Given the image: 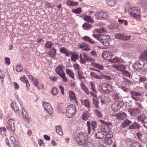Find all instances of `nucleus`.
Wrapping results in <instances>:
<instances>
[{"label": "nucleus", "mask_w": 147, "mask_h": 147, "mask_svg": "<svg viewBox=\"0 0 147 147\" xmlns=\"http://www.w3.org/2000/svg\"><path fill=\"white\" fill-rule=\"evenodd\" d=\"M93 36L96 38L100 41V42L104 46H108L110 45L111 39L109 35L93 34Z\"/></svg>", "instance_id": "f257e3e1"}, {"label": "nucleus", "mask_w": 147, "mask_h": 147, "mask_svg": "<svg viewBox=\"0 0 147 147\" xmlns=\"http://www.w3.org/2000/svg\"><path fill=\"white\" fill-rule=\"evenodd\" d=\"M98 89L100 92L106 94H110L113 91L112 85L111 84L104 82L99 85Z\"/></svg>", "instance_id": "f03ea898"}, {"label": "nucleus", "mask_w": 147, "mask_h": 147, "mask_svg": "<svg viewBox=\"0 0 147 147\" xmlns=\"http://www.w3.org/2000/svg\"><path fill=\"white\" fill-rule=\"evenodd\" d=\"M87 138V133L85 132H82L78 134L76 140L78 144L82 145L86 142Z\"/></svg>", "instance_id": "7ed1b4c3"}, {"label": "nucleus", "mask_w": 147, "mask_h": 147, "mask_svg": "<svg viewBox=\"0 0 147 147\" xmlns=\"http://www.w3.org/2000/svg\"><path fill=\"white\" fill-rule=\"evenodd\" d=\"M100 121L103 123L100 128L101 131L105 134L109 132L111 129L110 127L112 126V123H111L104 122L102 120H100Z\"/></svg>", "instance_id": "20e7f679"}, {"label": "nucleus", "mask_w": 147, "mask_h": 147, "mask_svg": "<svg viewBox=\"0 0 147 147\" xmlns=\"http://www.w3.org/2000/svg\"><path fill=\"white\" fill-rule=\"evenodd\" d=\"M76 111L75 106L70 105L67 107L66 112V115L69 118L72 117L75 114Z\"/></svg>", "instance_id": "39448f33"}, {"label": "nucleus", "mask_w": 147, "mask_h": 147, "mask_svg": "<svg viewBox=\"0 0 147 147\" xmlns=\"http://www.w3.org/2000/svg\"><path fill=\"white\" fill-rule=\"evenodd\" d=\"M63 66L62 65L58 66L56 68L55 71L57 74L63 79V81L64 82H66L67 81V80L65 76V74L63 70Z\"/></svg>", "instance_id": "423d86ee"}, {"label": "nucleus", "mask_w": 147, "mask_h": 147, "mask_svg": "<svg viewBox=\"0 0 147 147\" xmlns=\"http://www.w3.org/2000/svg\"><path fill=\"white\" fill-rule=\"evenodd\" d=\"M128 12L129 14L134 17L138 18L140 16V10L138 7H135L130 8L128 9Z\"/></svg>", "instance_id": "0eeeda50"}, {"label": "nucleus", "mask_w": 147, "mask_h": 147, "mask_svg": "<svg viewBox=\"0 0 147 147\" xmlns=\"http://www.w3.org/2000/svg\"><path fill=\"white\" fill-rule=\"evenodd\" d=\"M80 62L83 64L86 63V62H93L94 59L88 56L85 54H81L80 55Z\"/></svg>", "instance_id": "6e6552de"}, {"label": "nucleus", "mask_w": 147, "mask_h": 147, "mask_svg": "<svg viewBox=\"0 0 147 147\" xmlns=\"http://www.w3.org/2000/svg\"><path fill=\"white\" fill-rule=\"evenodd\" d=\"M90 125H91L92 127V130L93 131H95L97 123L95 121H92L91 123L89 121H88L87 122V127L88 134H93V132H91Z\"/></svg>", "instance_id": "1a4fd4ad"}, {"label": "nucleus", "mask_w": 147, "mask_h": 147, "mask_svg": "<svg viewBox=\"0 0 147 147\" xmlns=\"http://www.w3.org/2000/svg\"><path fill=\"white\" fill-rule=\"evenodd\" d=\"M131 97L136 101L141 102L142 101V98L140 96L142 95V94L140 92L132 91L131 92Z\"/></svg>", "instance_id": "9d476101"}, {"label": "nucleus", "mask_w": 147, "mask_h": 147, "mask_svg": "<svg viewBox=\"0 0 147 147\" xmlns=\"http://www.w3.org/2000/svg\"><path fill=\"white\" fill-rule=\"evenodd\" d=\"M115 36L117 39L121 40L126 41L130 39L131 36L129 35L123 34L121 33H117L115 34Z\"/></svg>", "instance_id": "9b49d317"}, {"label": "nucleus", "mask_w": 147, "mask_h": 147, "mask_svg": "<svg viewBox=\"0 0 147 147\" xmlns=\"http://www.w3.org/2000/svg\"><path fill=\"white\" fill-rule=\"evenodd\" d=\"M124 103L121 101H116L111 106L112 110L114 112L119 110L123 106Z\"/></svg>", "instance_id": "f8f14e48"}, {"label": "nucleus", "mask_w": 147, "mask_h": 147, "mask_svg": "<svg viewBox=\"0 0 147 147\" xmlns=\"http://www.w3.org/2000/svg\"><path fill=\"white\" fill-rule=\"evenodd\" d=\"M144 64L145 62L143 60H140L133 65V69L135 71L138 70L144 67Z\"/></svg>", "instance_id": "ddd939ff"}, {"label": "nucleus", "mask_w": 147, "mask_h": 147, "mask_svg": "<svg viewBox=\"0 0 147 147\" xmlns=\"http://www.w3.org/2000/svg\"><path fill=\"white\" fill-rule=\"evenodd\" d=\"M43 107L44 110L46 113L51 114L53 111V109L51 105L48 102H45L43 104Z\"/></svg>", "instance_id": "4468645a"}, {"label": "nucleus", "mask_w": 147, "mask_h": 147, "mask_svg": "<svg viewBox=\"0 0 147 147\" xmlns=\"http://www.w3.org/2000/svg\"><path fill=\"white\" fill-rule=\"evenodd\" d=\"M7 128L8 129H10L11 131L13 132L15 130V128L14 125V120L12 119H10L7 123Z\"/></svg>", "instance_id": "2eb2a0df"}, {"label": "nucleus", "mask_w": 147, "mask_h": 147, "mask_svg": "<svg viewBox=\"0 0 147 147\" xmlns=\"http://www.w3.org/2000/svg\"><path fill=\"white\" fill-rule=\"evenodd\" d=\"M102 57L105 59L108 60L109 61L112 57L111 53L108 51H104L102 53Z\"/></svg>", "instance_id": "dca6fc26"}, {"label": "nucleus", "mask_w": 147, "mask_h": 147, "mask_svg": "<svg viewBox=\"0 0 147 147\" xmlns=\"http://www.w3.org/2000/svg\"><path fill=\"white\" fill-rule=\"evenodd\" d=\"M141 127V126L138 123L134 122L133 123L129 125L128 129H140Z\"/></svg>", "instance_id": "f3484780"}, {"label": "nucleus", "mask_w": 147, "mask_h": 147, "mask_svg": "<svg viewBox=\"0 0 147 147\" xmlns=\"http://www.w3.org/2000/svg\"><path fill=\"white\" fill-rule=\"evenodd\" d=\"M113 66L119 71L122 72L124 71L126 68V66L123 64H120L119 65H113Z\"/></svg>", "instance_id": "a211bd4d"}, {"label": "nucleus", "mask_w": 147, "mask_h": 147, "mask_svg": "<svg viewBox=\"0 0 147 147\" xmlns=\"http://www.w3.org/2000/svg\"><path fill=\"white\" fill-rule=\"evenodd\" d=\"M47 53L49 57L53 58L56 55V50L53 47Z\"/></svg>", "instance_id": "6ab92c4d"}, {"label": "nucleus", "mask_w": 147, "mask_h": 147, "mask_svg": "<svg viewBox=\"0 0 147 147\" xmlns=\"http://www.w3.org/2000/svg\"><path fill=\"white\" fill-rule=\"evenodd\" d=\"M20 104L18 103V104L15 103L14 102H12L11 104L12 109L15 111H17L19 109V106H20Z\"/></svg>", "instance_id": "aec40b11"}, {"label": "nucleus", "mask_w": 147, "mask_h": 147, "mask_svg": "<svg viewBox=\"0 0 147 147\" xmlns=\"http://www.w3.org/2000/svg\"><path fill=\"white\" fill-rule=\"evenodd\" d=\"M95 137L98 139H102L105 138V135L104 133H103L102 131H99L96 133L95 135Z\"/></svg>", "instance_id": "412c9836"}, {"label": "nucleus", "mask_w": 147, "mask_h": 147, "mask_svg": "<svg viewBox=\"0 0 147 147\" xmlns=\"http://www.w3.org/2000/svg\"><path fill=\"white\" fill-rule=\"evenodd\" d=\"M116 116L119 119L123 120L126 118L127 115L125 113L122 112L117 114Z\"/></svg>", "instance_id": "4be33fe9"}, {"label": "nucleus", "mask_w": 147, "mask_h": 147, "mask_svg": "<svg viewBox=\"0 0 147 147\" xmlns=\"http://www.w3.org/2000/svg\"><path fill=\"white\" fill-rule=\"evenodd\" d=\"M110 61L112 63H118L120 62H123V60L119 57H115L112 59H111Z\"/></svg>", "instance_id": "5701e85b"}, {"label": "nucleus", "mask_w": 147, "mask_h": 147, "mask_svg": "<svg viewBox=\"0 0 147 147\" xmlns=\"http://www.w3.org/2000/svg\"><path fill=\"white\" fill-rule=\"evenodd\" d=\"M10 140L12 143L14 147H18V142L16 139L13 136H11L10 137Z\"/></svg>", "instance_id": "b1692460"}, {"label": "nucleus", "mask_w": 147, "mask_h": 147, "mask_svg": "<svg viewBox=\"0 0 147 147\" xmlns=\"http://www.w3.org/2000/svg\"><path fill=\"white\" fill-rule=\"evenodd\" d=\"M138 121L142 122V123H144L145 121V120L146 118L144 114H140L139 115L138 117Z\"/></svg>", "instance_id": "393cba45"}, {"label": "nucleus", "mask_w": 147, "mask_h": 147, "mask_svg": "<svg viewBox=\"0 0 147 147\" xmlns=\"http://www.w3.org/2000/svg\"><path fill=\"white\" fill-rule=\"evenodd\" d=\"M66 72L67 74L70 77L72 78L74 80L75 79L74 78V74L71 70L67 68L66 69Z\"/></svg>", "instance_id": "a878e982"}, {"label": "nucleus", "mask_w": 147, "mask_h": 147, "mask_svg": "<svg viewBox=\"0 0 147 147\" xmlns=\"http://www.w3.org/2000/svg\"><path fill=\"white\" fill-rule=\"evenodd\" d=\"M106 3L109 6L113 7L116 4L115 0H106Z\"/></svg>", "instance_id": "bb28decb"}, {"label": "nucleus", "mask_w": 147, "mask_h": 147, "mask_svg": "<svg viewBox=\"0 0 147 147\" xmlns=\"http://www.w3.org/2000/svg\"><path fill=\"white\" fill-rule=\"evenodd\" d=\"M83 39L86 41L87 42L90 44H95V42L90 37L85 36L84 37Z\"/></svg>", "instance_id": "cd10ccee"}, {"label": "nucleus", "mask_w": 147, "mask_h": 147, "mask_svg": "<svg viewBox=\"0 0 147 147\" xmlns=\"http://www.w3.org/2000/svg\"><path fill=\"white\" fill-rule=\"evenodd\" d=\"M90 76L92 77L97 79H100L103 78L102 77L99 76L93 72H91L90 73Z\"/></svg>", "instance_id": "c85d7f7f"}, {"label": "nucleus", "mask_w": 147, "mask_h": 147, "mask_svg": "<svg viewBox=\"0 0 147 147\" xmlns=\"http://www.w3.org/2000/svg\"><path fill=\"white\" fill-rule=\"evenodd\" d=\"M69 94V97L71 99L76 102L77 101L75 96V94L72 91H70Z\"/></svg>", "instance_id": "c756f323"}, {"label": "nucleus", "mask_w": 147, "mask_h": 147, "mask_svg": "<svg viewBox=\"0 0 147 147\" xmlns=\"http://www.w3.org/2000/svg\"><path fill=\"white\" fill-rule=\"evenodd\" d=\"M90 116L89 113L87 111H85L83 112L82 116V119L83 120H87Z\"/></svg>", "instance_id": "7c9ffc66"}, {"label": "nucleus", "mask_w": 147, "mask_h": 147, "mask_svg": "<svg viewBox=\"0 0 147 147\" xmlns=\"http://www.w3.org/2000/svg\"><path fill=\"white\" fill-rule=\"evenodd\" d=\"M142 60L147 62V51L143 52L140 56Z\"/></svg>", "instance_id": "2f4dec72"}, {"label": "nucleus", "mask_w": 147, "mask_h": 147, "mask_svg": "<svg viewBox=\"0 0 147 147\" xmlns=\"http://www.w3.org/2000/svg\"><path fill=\"white\" fill-rule=\"evenodd\" d=\"M83 104L86 107L88 108V110L90 111V103L89 100L87 99H85L84 100Z\"/></svg>", "instance_id": "473e14b6"}, {"label": "nucleus", "mask_w": 147, "mask_h": 147, "mask_svg": "<svg viewBox=\"0 0 147 147\" xmlns=\"http://www.w3.org/2000/svg\"><path fill=\"white\" fill-rule=\"evenodd\" d=\"M131 121L128 119L125 120L122 123V124L124 127H126L131 124Z\"/></svg>", "instance_id": "72a5a7b5"}, {"label": "nucleus", "mask_w": 147, "mask_h": 147, "mask_svg": "<svg viewBox=\"0 0 147 147\" xmlns=\"http://www.w3.org/2000/svg\"><path fill=\"white\" fill-rule=\"evenodd\" d=\"M56 129L57 133L59 135L62 136L63 134L62 130L61 127L56 126Z\"/></svg>", "instance_id": "f704fd0d"}, {"label": "nucleus", "mask_w": 147, "mask_h": 147, "mask_svg": "<svg viewBox=\"0 0 147 147\" xmlns=\"http://www.w3.org/2000/svg\"><path fill=\"white\" fill-rule=\"evenodd\" d=\"M91 64L92 66L97 68L99 69H101V70H103V66L102 65H100L98 63H94L92 62Z\"/></svg>", "instance_id": "c9c22d12"}, {"label": "nucleus", "mask_w": 147, "mask_h": 147, "mask_svg": "<svg viewBox=\"0 0 147 147\" xmlns=\"http://www.w3.org/2000/svg\"><path fill=\"white\" fill-rule=\"evenodd\" d=\"M72 11L73 13L78 14H80L82 11L81 8L80 7H78L76 9H73Z\"/></svg>", "instance_id": "e433bc0d"}, {"label": "nucleus", "mask_w": 147, "mask_h": 147, "mask_svg": "<svg viewBox=\"0 0 147 147\" xmlns=\"http://www.w3.org/2000/svg\"><path fill=\"white\" fill-rule=\"evenodd\" d=\"M102 13H103L102 11H99L95 15L96 18L98 20L102 19Z\"/></svg>", "instance_id": "4c0bfd02"}, {"label": "nucleus", "mask_w": 147, "mask_h": 147, "mask_svg": "<svg viewBox=\"0 0 147 147\" xmlns=\"http://www.w3.org/2000/svg\"><path fill=\"white\" fill-rule=\"evenodd\" d=\"M84 19L86 21L90 23L94 22L93 20L90 16H85L84 18Z\"/></svg>", "instance_id": "58836bf2"}, {"label": "nucleus", "mask_w": 147, "mask_h": 147, "mask_svg": "<svg viewBox=\"0 0 147 147\" xmlns=\"http://www.w3.org/2000/svg\"><path fill=\"white\" fill-rule=\"evenodd\" d=\"M119 26L118 24L115 23H112L109 26L110 29H114L117 28Z\"/></svg>", "instance_id": "ea45409f"}, {"label": "nucleus", "mask_w": 147, "mask_h": 147, "mask_svg": "<svg viewBox=\"0 0 147 147\" xmlns=\"http://www.w3.org/2000/svg\"><path fill=\"white\" fill-rule=\"evenodd\" d=\"M67 4L68 5L71 6L78 5V3L77 2H74L72 1L69 0L67 1Z\"/></svg>", "instance_id": "a19ab883"}, {"label": "nucleus", "mask_w": 147, "mask_h": 147, "mask_svg": "<svg viewBox=\"0 0 147 147\" xmlns=\"http://www.w3.org/2000/svg\"><path fill=\"white\" fill-rule=\"evenodd\" d=\"M53 45V43L49 41L45 43V46L47 48L49 49L51 48Z\"/></svg>", "instance_id": "79ce46f5"}, {"label": "nucleus", "mask_w": 147, "mask_h": 147, "mask_svg": "<svg viewBox=\"0 0 147 147\" xmlns=\"http://www.w3.org/2000/svg\"><path fill=\"white\" fill-rule=\"evenodd\" d=\"M20 80L22 82L26 83V86L27 87H28L30 86L29 84L27 79L26 78L22 77L20 78Z\"/></svg>", "instance_id": "37998d69"}, {"label": "nucleus", "mask_w": 147, "mask_h": 147, "mask_svg": "<svg viewBox=\"0 0 147 147\" xmlns=\"http://www.w3.org/2000/svg\"><path fill=\"white\" fill-rule=\"evenodd\" d=\"M105 141L106 144L109 145L111 144L113 142V141L111 138H105Z\"/></svg>", "instance_id": "c03bdc74"}, {"label": "nucleus", "mask_w": 147, "mask_h": 147, "mask_svg": "<svg viewBox=\"0 0 147 147\" xmlns=\"http://www.w3.org/2000/svg\"><path fill=\"white\" fill-rule=\"evenodd\" d=\"M71 58L72 61L75 62L78 58V55L76 54H73L71 55Z\"/></svg>", "instance_id": "a18cd8bd"}, {"label": "nucleus", "mask_w": 147, "mask_h": 147, "mask_svg": "<svg viewBox=\"0 0 147 147\" xmlns=\"http://www.w3.org/2000/svg\"><path fill=\"white\" fill-rule=\"evenodd\" d=\"M93 102L96 108H98L99 107V106L98 105L99 102L98 101L95 99H93Z\"/></svg>", "instance_id": "49530a36"}, {"label": "nucleus", "mask_w": 147, "mask_h": 147, "mask_svg": "<svg viewBox=\"0 0 147 147\" xmlns=\"http://www.w3.org/2000/svg\"><path fill=\"white\" fill-rule=\"evenodd\" d=\"M78 75L79 78L80 79H84V77L83 75V73L80 71H77Z\"/></svg>", "instance_id": "de8ad7c7"}, {"label": "nucleus", "mask_w": 147, "mask_h": 147, "mask_svg": "<svg viewBox=\"0 0 147 147\" xmlns=\"http://www.w3.org/2000/svg\"><path fill=\"white\" fill-rule=\"evenodd\" d=\"M96 31L98 33H101L105 32L106 31V30L105 28L102 27L100 28L99 29L96 30Z\"/></svg>", "instance_id": "09e8293b"}, {"label": "nucleus", "mask_w": 147, "mask_h": 147, "mask_svg": "<svg viewBox=\"0 0 147 147\" xmlns=\"http://www.w3.org/2000/svg\"><path fill=\"white\" fill-rule=\"evenodd\" d=\"M90 86H91V90L94 92H96L97 90L95 88V84L93 82H91L90 83Z\"/></svg>", "instance_id": "8fccbe9b"}, {"label": "nucleus", "mask_w": 147, "mask_h": 147, "mask_svg": "<svg viewBox=\"0 0 147 147\" xmlns=\"http://www.w3.org/2000/svg\"><path fill=\"white\" fill-rule=\"evenodd\" d=\"M91 26L90 24L87 23H85L82 25V27L83 29L86 30H87L88 29L90 28Z\"/></svg>", "instance_id": "3c124183"}, {"label": "nucleus", "mask_w": 147, "mask_h": 147, "mask_svg": "<svg viewBox=\"0 0 147 147\" xmlns=\"http://www.w3.org/2000/svg\"><path fill=\"white\" fill-rule=\"evenodd\" d=\"M105 138H112L113 136V135L112 134V132L111 131H109V132H107V133H106L105 134Z\"/></svg>", "instance_id": "603ef678"}, {"label": "nucleus", "mask_w": 147, "mask_h": 147, "mask_svg": "<svg viewBox=\"0 0 147 147\" xmlns=\"http://www.w3.org/2000/svg\"><path fill=\"white\" fill-rule=\"evenodd\" d=\"M131 147H142V146L139 143L134 142L131 144Z\"/></svg>", "instance_id": "864d4df0"}, {"label": "nucleus", "mask_w": 147, "mask_h": 147, "mask_svg": "<svg viewBox=\"0 0 147 147\" xmlns=\"http://www.w3.org/2000/svg\"><path fill=\"white\" fill-rule=\"evenodd\" d=\"M21 113V115L23 117L24 116L25 117H24L25 119H28V118H27L26 117L27 112L25 109H22V111Z\"/></svg>", "instance_id": "5fc2aeb1"}, {"label": "nucleus", "mask_w": 147, "mask_h": 147, "mask_svg": "<svg viewBox=\"0 0 147 147\" xmlns=\"http://www.w3.org/2000/svg\"><path fill=\"white\" fill-rule=\"evenodd\" d=\"M58 91L56 88H53L52 90V93L53 95H56L58 93Z\"/></svg>", "instance_id": "6e6d98bb"}, {"label": "nucleus", "mask_w": 147, "mask_h": 147, "mask_svg": "<svg viewBox=\"0 0 147 147\" xmlns=\"http://www.w3.org/2000/svg\"><path fill=\"white\" fill-rule=\"evenodd\" d=\"M136 135L138 138L141 140H142L144 139V136L141 133L139 132L138 133L136 134Z\"/></svg>", "instance_id": "4d7b16f0"}, {"label": "nucleus", "mask_w": 147, "mask_h": 147, "mask_svg": "<svg viewBox=\"0 0 147 147\" xmlns=\"http://www.w3.org/2000/svg\"><path fill=\"white\" fill-rule=\"evenodd\" d=\"M103 78H104L107 80H111V77L107 75H103L101 76Z\"/></svg>", "instance_id": "13d9d810"}, {"label": "nucleus", "mask_w": 147, "mask_h": 147, "mask_svg": "<svg viewBox=\"0 0 147 147\" xmlns=\"http://www.w3.org/2000/svg\"><path fill=\"white\" fill-rule=\"evenodd\" d=\"M102 19H106L107 18L108 16V14L106 13L103 11V13L102 14Z\"/></svg>", "instance_id": "bf43d9fd"}, {"label": "nucleus", "mask_w": 147, "mask_h": 147, "mask_svg": "<svg viewBox=\"0 0 147 147\" xmlns=\"http://www.w3.org/2000/svg\"><path fill=\"white\" fill-rule=\"evenodd\" d=\"M22 69V66L21 65H18L16 67V70L17 72H20Z\"/></svg>", "instance_id": "052dcab7"}, {"label": "nucleus", "mask_w": 147, "mask_h": 147, "mask_svg": "<svg viewBox=\"0 0 147 147\" xmlns=\"http://www.w3.org/2000/svg\"><path fill=\"white\" fill-rule=\"evenodd\" d=\"M122 74L127 77H129L130 76V74L129 72L125 70L122 72Z\"/></svg>", "instance_id": "680f3d73"}, {"label": "nucleus", "mask_w": 147, "mask_h": 147, "mask_svg": "<svg viewBox=\"0 0 147 147\" xmlns=\"http://www.w3.org/2000/svg\"><path fill=\"white\" fill-rule=\"evenodd\" d=\"M38 81L37 79H35L34 82V84L39 89H40V88L38 87L39 84L38 83Z\"/></svg>", "instance_id": "e2e57ef3"}, {"label": "nucleus", "mask_w": 147, "mask_h": 147, "mask_svg": "<svg viewBox=\"0 0 147 147\" xmlns=\"http://www.w3.org/2000/svg\"><path fill=\"white\" fill-rule=\"evenodd\" d=\"M95 111L96 113L97 114L98 116L99 117H102V114L100 113V112L99 111L98 109H96L95 110Z\"/></svg>", "instance_id": "0e129e2a"}, {"label": "nucleus", "mask_w": 147, "mask_h": 147, "mask_svg": "<svg viewBox=\"0 0 147 147\" xmlns=\"http://www.w3.org/2000/svg\"><path fill=\"white\" fill-rule=\"evenodd\" d=\"M121 88L125 92H127L128 91L129 89L127 88L124 86H122L121 87Z\"/></svg>", "instance_id": "69168bd1"}, {"label": "nucleus", "mask_w": 147, "mask_h": 147, "mask_svg": "<svg viewBox=\"0 0 147 147\" xmlns=\"http://www.w3.org/2000/svg\"><path fill=\"white\" fill-rule=\"evenodd\" d=\"M136 106L139 109H141L142 108V107L141 104L138 102L135 103Z\"/></svg>", "instance_id": "338daca9"}, {"label": "nucleus", "mask_w": 147, "mask_h": 147, "mask_svg": "<svg viewBox=\"0 0 147 147\" xmlns=\"http://www.w3.org/2000/svg\"><path fill=\"white\" fill-rule=\"evenodd\" d=\"M67 50L65 48L62 47L60 49V51L61 53H64Z\"/></svg>", "instance_id": "774afa93"}]
</instances>
